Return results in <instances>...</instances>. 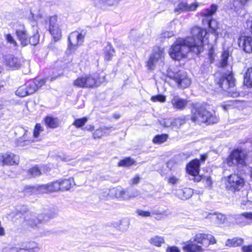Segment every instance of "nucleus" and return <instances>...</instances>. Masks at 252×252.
Returning <instances> with one entry per match:
<instances>
[{
    "instance_id": "nucleus-50",
    "label": "nucleus",
    "mask_w": 252,
    "mask_h": 252,
    "mask_svg": "<svg viewBox=\"0 0 252 252\" xmlns=\"http://www.w3.org/2000/svg\"><path fill=\"white\" fill-rule=\"evenodd\" d=\"M160 123L161 125L166 127L173 126L172 120L169 119H165L162 120L160 121Z\"/></svg>"
},
{
    "instance_id": "nucleus-35",
    "label": "nucleus",
    "mask_w": 252,
    "mask_h": 252,
    "mask_svg": "<svg viewBox=\"0 0 252 252\" xmlns=\"http://www.w3.org/2000/svg\"><path fill=\"white\" fill-rule=\"evenodd\" d=\"M36 190L38 191V188L36 189L32 187H26L23 190L20 192V194L18 196L19 197H23L25 195L32 194L34 193Z\"/></svg>"
},
{
    "instance_id": "nucleus-32",
    "label": "nucleus",
    "mask_w": 252,
    "mask_h": 252,
    "mask_svg": "<svg viewBox=\"0 0 252 252\" xmlns=\"http://www.w3.org/2000/svg\"><path fill=\"white\" fill-rule=\"evenodd\" d=\"M114 50L112 47V45L108 43L105 47V59L106 61H110L111 60Z\"/></svg>"
},
{
    "instance_id": "nucleus-59",
    "label": "nucleus",
    "mask_w": 252,
    "mask_h": 252,
    "mask_svg": "<svg viewBox=\"0 0 252 252\" xmlns=\"http://www.w3.org/2000/svg\"><path fill=\"white\" fill-rule=\"evenodd\" d=\"M1 252H16L15 247L4 248Z\"/></svg>"
},
{
    "instance_id": "nucleus-20",
    "label": "nucleus",
    "mask_w": 252,
    "mask_h": 252,
    "mask_svg": "<svg viewBox=\"0 0 252 252\" xmlns=\"http://www.w3.org/2000/svg\"><path fill=\"white\" fill-rule=\"evenodd\" d=\"M171 103L174 109L183 110L187 107L188 101L187 99L181 98L177 95H175L171 99Z\"/></svg>"
},
{
    "instance_id": "nucleus-29",
    "label": "nucleus",
    "mask_w": 252,
    "mask_h": 252,
    "mask_svg": "<svg viewBox=\"0 0 252 252\" xmlns=\"http://www.w3.org/2000/svg\"><path fill=\"white\" fill-rule=\"evenodd\" d=\"M244 84L248 87H252V67L247 69L244 75Z\"/></svg>"
},
{
    "instance_id": "nucleus-28",
    "label": "nucleus",
    "mask_w": 252,
    "mask_h": 252,
    "mask_svg": "<svg viewBox=\"0 0 252 252\" xmlns=\"http://www.w3.org/2000/svg\"><path fill=\"white\" fill-rule=\"evenodd\" d=\"M24 132L23 137H20L17 141V144L19 146H25L31 142V140L27 139L28 131L24 128H21Z\"/></svg>"
},
{
    "instance_id": "nucleus-30",
    "label": "nucleus",
    "mask_w": 252,
    "mask_h": 252,
    "mask_svg": "<svg viewBox=\"0 0 252 252\" xmlns=\"http://www.w3.org/2000/svg\"><path fill=\"white\" fill-rule=\"evenodd\" d=\"M164 242L163 237L158 235L152 237L149 240V242L151 245L157 247H160L162 244L164 243Z\"/></svg>"
},
{
    "instance_id": "nucleus-27",
    "label": "nucleus",
    "mask_w": 252,
    "mask_h": 252,
    "mask_svg": "<svg viewBox=\"0 0 252 252\" xmlns=\"http://www.w3.org/2000/svg\"><path fill=\"white\" fill-rule=\"evenodd\" d=\"M40 249L41 247L39 244L33 241L30 242L25 245V250L27 252H39Z\"/></svg>"
},
{
    "instance_id": "nucleus-31",
    "label": "nucleus",
    "mask_w": 252,
    "mask_h": 252,
    "mask_svg": "<svg viewBox=\"0 0 252 252\" xmlns=\"http://www.w3.org/2000/svg\"><path fill=\"white\" fill-rule=\"evenodd\" d=\"M73 182V180L71 178L60 180L61 190L63 191L69 189L72 186Z\"/></svg>"
},
{
    "instance_id": "nucleus-39",
    "label": "nucleus",
    "mask_w": 252,
    "mask_h": 252,
    "mask_svg": "<svg viewBox=\"0 0 252 252\" xmlns=\"http://www.w3.org/2000/svg\"><path fill=\"white\" fill-rule=\"evenodd\" d=\"M168 135L167 134H161L156 136L153 141L156 144H161L165 142L167 139Z\"/></svg>"
},
{
    "instance_id": "nucleus-56",
    "label": "nucleus",
    "mask_w": 252,
    "mask_h": 252,
    "mask_svg": "<svg viewBox=\"0 0 252 252\" xmlns=\"http://www.w3.org/2000/svg\"><path fill=\"white\" fill-rule=\"evenodd\" d=\"M33 81L36 83V86L37 87V90L43 86L46 82V80L43 79L35 80Z\"/></svg>"
},
{
    "instance_id": "nucleus-8",
    "label": "nucleus",
    "mask_w": 252,
    "mask_h": 252,
    "mask_svg": "<svg viewBox=\"0 0 252 252\" xmlns=\"http://www.w3.org/2000/svg\"><path fill=\"white\" fill-rule=\"evenodd\" d=\"M244 180L238 174H231L228 177L226 188L232 192L239 191L244 186Z\"/></svg>"
},
{
    "instance_id": "nucleus-33",
    "label": "nucleus",
    "mask_w": 252,
    "mask_h": 252,
    "mask_svg": "<svg viewBox=\"0 0 252 252\" xmlns=\"http://www.w3.org/2000/svg\"><path fill=\"white\" fill-rule=\"evenodd\" d=\"M46 125L50 128H54L58 126V121L56 118L52 117H47L45 119Z\"/></svg>"
},
{
    "instance_id": "nucleus-25",
    "label": "nucleus",
    "mask_w": 252,
    "mask_h": 252,
    "mask_svg": "<svg viewBox=\"0 0 252 252\" xmlns=\"http://www.w3.org/2000/svg\"><path fill=\"white\" fill-rule=\"evenodd\" d=\"M207 238V234L199 233L196 234L192 239L197 244H199L202 246V247L204 246L207 247L208 246V243L206 242V239Z\"/></svg>"
},
{
    "instance_id": "nucleus-38",
    "label": "nucleus",
    "mask_w": 252,
    "mask_h": 252,
    "mask_svg": "<svg viewBox=\"0 0 252 252\" xmlns=\"http://www.w3.org/2000/svg\"><path fill=\"white\" fill-rule=\"evenodd\" d=\"M88 121L87 117H83L81 119H76L73 123V125L76 128H80L84 126Z\"/></svg>"
},
{
    "instance_id": "nucleus-43",
    "label": "nucleus",
    "mask_w": 252,
    "mask_h": 252,
    "mask_svg": "<svg viewBox=\"0 0 252 252\" xmlns=\"http://www.w3.org/2000/svg\"><path fill=\"white\" fill-rule=\"evenodd\" d=\"M39 42V35L38 33L34 34L32 36L30 37L29 36V38L28 39V45L29 44L35 46Z\"/></svg>"
},
{
    "instance_id": "nucleus-41",
    "label": "nucleus",
    "mask_w": 252,
    "mask_h": 252,
    "mask_svg": "<svg viewBox=\"0 0 252 252\" xmlns=\"http://www.w3.org/2000/svg\"><path fill=\"white\" fill-rule=\"evenodd\" d=\"M16 95L20 97H25L28 94L27 91L26 87L25 86H21L18 88L15 92Z\"/></svg>"
},
{
    "instance_id": "nucleus-47",
    "label": "nucleus",
    "mask_w": 252,
    "mask_h": 252,
    "mask_svg": "<svg viewBox=\"0 0 252 252\" xmlns=\"http://www.w3.org/2000/svg\"><path fill=\"white\" fill-rule=\"evenodd\" d=\"M5 39L8 43L12 44L15 47H17L18 46L17 42L10 34L8 33L6 34Z\"/></svg>"
},
{
    "instance_id": "nucleus-37",
    "label": "nucleus",
    "mask_w": 252,
    "mask_h": 252,
    "mask_svg": "<svg viewBox=\"0 0 252 252\" xmlns=\"http://www.w3.org/2000/svg\"><path fill=\"white\" fill-rule=\"evenodd\" d=\"M187 116H182L179 118L175 119L173 122V126L179 127L185 123Z\"/></svg>"
},
{
    "instance_id": "nucleus-18",
    "label": "nucleus",
    "mask_w": 252,
    "mask_h": 252,
    "mask_svg": "<svg viewBox=\"0 0 252 252\" xmlns=\"http://www.w3.org/2000/svg\"><path fill=\"white\" fill-rule=\"evenodd\" d=\"M183 250L185 252H200L203 249L201 245L196 244L191 238L183 243Z\"/></svg>"
},
{
    "instance_id": "nucleus-64",
    "label": "nucleus",
    "mask_w": 252,
    "mask_h": 252,
    "mask_svg": "<svg viewBox=\"0 0 252 252\" xmlns=\"http://www.w3.org/2000/svg\"><path fill=\"white\" fill-rule=\"evenodd\" d=\"M4 154L0 153V165L4 166Z\"/></svg>"
},
{
    "instance_id": "nucleus-16",
    "label": "nucleus",
    "mask_w": 252,
    "mask_h": 252,
    "mask_svg": "<svg viewBox=\"0 0 252 252\" xmlns=\"http://www.w3.org/2000/svg\"><path fill=\"white\" fill-rule=\"evenodd\" d=\"M198 6L197 3L189 4L186 2L180 1L174 9L175 13H180L183 12L195 11Z\"/></svg>"
},
{
    "instance_id": "nucleus-44",
    "label": "nucleus",
    "mask_w": 252,
    "mask_h": 252,
    "mask_svg": "<svg viewBox=\"0 0 252 252\" xmlns=\"http://www.w3.org/2000/svg\"><path fill=\"white\" fill-rule=\"evenodd\" d=\"M29 173L32 177H36L41 175V172L39 168L35 166L29 170Z\"/></svg>"
},
{
    "instance_id": "nucleus-46",
    "label": "nucleus",
    "mask_w": 252,
    "mask_h": 252,
    "mask_svg": "<svg viewBox=\"0 0 252 252\" xmlns=\"http://www.w3.org/2000/svg\"><path fill=\"white\" fill-rule=\"evenodd\" d=\"M43 127H42L40 124H37L33 130V136L34 138H37L39 136V134L40 132L43 131Z\"/></svg>"
},
{
    "instance_id": "nucleus-17",
    "label": "nucleus",
    "mask_w": 252,
    "mask_h": 252,
    "mask_svg": "<svg viewBox=\"0 0 252 252\" xmlns=\"http://www.w3.org/2000/svg\"><path fill=\"white\" fill-rule=\"evenodd\" d=\"M108 194L111 197H116L124 200L128 199L131 196L121 187L113 188L109 189Z\"/></svg>"
},
{
    "instance_id": "nucleus-58",
    "label": "nucleus",
    "mask_w": 252,
    "mask_h": 252,
    "mask_svg": "<svg viewBox=\"0 0 252 252\" xmlns=\"http://www.w3.org/2000/svg\"><path fill=\"white\" fill-rule=\"evenodd\" d=\"M55 232V231L53 229L48 230V229H45L43 231H40V233L42 235H48Z\"/></svg>"
},
{
    "instance_id": "nucleus-4",
    "label": "nucleus",
    "mask_w": 252,
    "mask_h": 252,
    "mask_svg": "<svg viewBox=\"0 0 252 252\" xmlns=\"http://www.w3.org/2000/svg\"><path fill=\"white\" fill-rule=\"evenodd\" d=\"M86 32L82 31L81 32L74 31L70 33L68 37V46L65 51L66 58L65 60L70 62L72 60V55L78 47L81 45L84 40Z\"/></svg>"
},
{
    "instance_id": "nucleus-23",
    "label": "nucleus",
    "mask_w": 252,
    "mask_h": 252,
    "mask_svg": "<svg viewBox=\"0 0 252 252\" xmlns=\"http://www.w3.org/2000/svg\"><path fill=\"white\" fill-rule=\"evenodd\" d=\"M193 194L192 190L190 188H184L178 189L176 192L177 196L182 200H186L190 198Z\"/></svg>"
},
{
    "instance_id": "nucleus-36",
    "label": "nucleus",
    "mask_w": 252,
    "mask_h": 252,
    "mask_svg": "<svg viewBox=\"0 0 252 252\" xmlns=\"http://www.w3.org/2000/svg\"><path fill=\"white\" fill-rule=\"evenodd\" d=\"M26 87L29 95L33 94L37 90L36 83L33 81L29 82Z\"/></svg>"
},
{
    "instance_id": "nucleus-24",
    "label": "nucleus",
    "mask_w": 252,
    "mask_h": 252,
    "mask_svg": "<svg viewBox=\"0 0 252 252\" xmlns=\"http://www.w3.org/2000/svg\"><path fill=\"white\" fill-rule=\"evenodd\" d=\"M232 51L230 49H224L221 53L220 63H229L233 61Z\"/></svg>"
},
{
    "instance_id": "nucleus-63",
    "label": "nucleus",
    "mask_w": 252,
    "mask_h": 252,
    "mask_svg": "<svg viewBox=\"0 0 252 252\" xmlns=\"http://www.w3.org/2000/svg\"><path fill=\"white\" fill-rule=\"evenodd\" d=\"M140 181V177L139 176L137 175L135 177H134L131 180V184L134 185L137 184L139 183Z\"/></svg>"
},
{
    "instance_id": "nucleus-52",
    "label": "nucleus",
    "mask_w": 252,
    "mask_h": 252,
    "mask_svg": "<svg viewBox=\"0 0 252 252\" xmlns=\"http://www.w3.org/2000/svg\"><path fill=\"white\" fill-rule=\"evenodd\" d=\"M128 226H129V221L127 220H124L121 222V223L119 226V228L121 231H126L128 229Z\"/></svg>"
},
{
    "instance_id": "nucleus-40",
    "label": "nucleus",
    "mask_w": 252,
    "mask_h": 252,
    "mask_svg": "<svg viewBox=\"0 0 252 252\" xmlns=\"http://www.w3.org/2000/svg\"><path fill=\"white\" fill-rule=\"evenodd\" d=\"M134 163V161L130 158H126L121 160L118 163L120 166H129Z\"/></svg>"
},
{
    "instance_id": "nucleus-9",
    "label": "nucleus",
    "mask_w": 252,
    "mask_h": 252,
    "mask_svg": "<svg viewBox=\"0 0 252 252\" xmlns=\"http://www.w3.org/2000/svg\"><path fill=\"white\" fill-rule=\"evenodd\" d=\"M57 17L53 16L49 19V32L55 42L60 40L62 37V31L57 23Z\"/></svg>"
},
{
    "instance_id": "nucleus-51",
    "label": "nucleus",
    "mask_w": 252,
    "mask_h": 252,
    "mask_svg": "<svg viewBox=\"0 0 252 252\" xmlns=\"http://www.w3.org/2000/svg\"><path fill=\"white\" fill-rule=\"evenodd\" d=\"M136 212L138 216L142 217H149L151 216V213L149 211L137 209Z\"/></svg>"
},
{
    "instance_id": "nucleus-1",
    "label": "nucleus",
    "mask_w": 252,
    "mask_h": 252,
    "mask_svg": "<svg viewBox=\"0 0 252 252\" xmlns=\"http://www.w3.org/2000/svg\"><path fill=\"white\" fill-rule=\"evenodd\" d=\"M190 32L191 36L178 38L170 49L169 54L174 61H179L186 58L189 52L198 55L203 51L204 40L207 38L206 30L194 27Z\"/></svg>"
},
{
    "instance_id": "nucleus-54",
    "label": "nucleus",
    "mask_w": 252,
    "mask_h": 252,
    "mask_svg": "<svg viewBox=\"0 0 252 252\" xmlns=\"http://www.w3.org/2000/svg\"><path fill=\"white\" fill-rule=\"evenodd\" d=\"M7 69L15 70L21 67V64H5Z\"/></svg>"
},
{
    "instance_id": "nucleus-57",
    "label": "nucleus",
    "mask_w": 252,
    "mask_h": 252,
    "mask_svg": "<svg viewBox=\"0 0 252 252\" xmlns=\"http://www.w3.org/2000/svg\"><path fill=\"white\" fill-rule=\"evenodd\" d=\"M206 242L208 243V245H209L210 244H214L216 243V241L214 237L209 234H207V238L206 239Z\"/></svg>"
},
{
    "instance_id": "nucleus-55",
    "label": "nucleus",
    "mask_w": 252,
    "mask_h": 252,
    "mask_svg": "<svg viewBox=\"0 0 252 252\" xmlns=\"http://www.w3.org/2000/svg\"><path fill=\"white\" fill-rule=\"evenodd\" d=\"M174 35V33L172 31H165L161 33V38H169L172 37Z\"/></svg>"
},
{
    "instance_id": "nucleus-15",
    "label": "nucleus",
    "mask_w": 252,
    "mask_h": 252,
    "mask_svg": "<svg viewBox=\"0 0 252 252\" xmlns=\"http://www.w3.org/2000/svg\"><path fill=\"white\" fill-rule=\"evenodd\" d=\"M164 54L163 49L161 48L156 47L150 56V59L147 63H162L164 62Z\"/></svg>"
},
{
    "instance_id": "nucleus-48",
    "label": "nucleus",
    "mask_w": 252,
    "mask_h": 252,
    "mask_svg": "<svg viewBox=\"0 0 252 252\" xmlns=\"http://www.w3.org/2000/svg\"><path fill=\"white\" fill-rule=\"evenodd\" d=\"M105 133L104 129L99 128L96 129L93 133V137L94 139L100 138Z\"/></svg>"
},
{
    "instance_id": "nucleus-60",
    "label": "nucleus",
    "mask_w": 252,
    "mask_h": 252,
    "mask_svg": "<svg viewBox=\"0 0 252 252\" xmlns=\"http://www.w3.org/2000/svg\"><path fill=\"white\" fill-rule=\"evenodd\" d=\"M167 252H180L179 249L176 247H169L167 248Z\"/></svg>"
},
{
    "instance_id": "nucleus-7",
    "label": "nucleus",
    "mask_w": 252,
    "mask_h": 252,
    "mask_svg": "<svg viewBox=\"0 0 252 252\" xmlns=\"http://www.w3.org/2000/svg\"><path fill=\"white\" fill-rule=\"evenodd\" d=\"M247 154L246 153L239 149L233 150L227 160V164L229 166L237 165L238 167L246 166V159Z\"/></svg>"
},
{
    "instance_id": "nucleus-34",
    "label": "nucleus",
    "mask_w": 252,
    "mask_h": 252,
    "mask_svg": "<svg viewBox=\"0 0 252 252\" xmlns=\"http://www.w3.org/2000/svg\"><path fill=\"white\" fill-rule=\"evenodd\" d=\"M211 218L217 224H222L226 220V217L221 214H215L211 215Z\"/></svg>"
},
{
    "instance_id": "nucleus-14",
    "label": "nucleus",
    "mask_w": 252,
    "mask_h": 252,
    "mask_svg": "<svg viewBox=\"0 0 252 252\" xmlns=\"http://www.w3.org/2000/svg\"><path fill=\"white\" fill-rule=\"evenodd\" d=\"M38 190L41 193L54 192L61 190L60 180L50 183L46 185H42L38 187Z\"/></svg>"
},
{
    "instance_id": "nucleus-26",
    "label": "nucleus",
    "mask_w": 252,
    "mask_h": 252,
    "mask_svg": "<svg viewBox=\"0 0 252 252\" xmlns=\"http://www.w3.org/2000/svg\"><path fill=\"white\" fill-rule=\"evenodd\" d=\"M244 243V239L240 237H234L232 239H228L225 243V245L228 247H236L241 245Z\"/></svg>"
},
{
    "instance_id": "nucleus-6",
    "label": "nucleus",
    "mask_w": 252,
    "mask_h": 252,
    "mask_svg": "<svg viewBox=\"0 0 252 252\" xmlns=\"http://www.w3.org/2000/svg\"><path fill=\"white\" fill-rule=\"evenodd\" d=\"M217 9L218 6L216 4H212L210 8L204 9L200 14L202 18V21L203 24L207 26L214 32H216L217 29L218 25L217 21L213 19L212 16Z\"/></svg>"
},
{
    "instance_id": "nucleus-19",
    "label": "nucleus",
    "mask_w": 252,
    "mask_h": 252,
    "mask_svg": "<svg viewBox=\"0 0 252 252\" xmlns=\"http://www.w3.org/2000/svg\"><path fill=\"white\" fill-rule=\"evenodd\" d=\"M15 33L17 39L20 41L21 44L23 46H26L28 45V39L29 34L26 30L25 27L22 25L16 30Z\"/></svg>"
},
{
    "instance_id": "nucleus-10",
    "label": "nucleus",
    "mask_w": 252,
    "mask_h": 252,
    "mask_svg": "<svg viewBox=\"0 0 252 252\" xmlns=\"http://www.w3.org/2000/svg\"><path fill=\"white\" fill-rule=\"evenodd\" d=\"M45 216L33 213H28L25 217L26 223L32 228L38 227L39 225L44 221Z\"/></svg>"
},
{
    "instance_id": "nucleus-49",
    "label": "nucleus",
    "mask_w": 252,
    "mask_h": 252,
    "mask_svg": "<svg viewBox=\"0 0 252 252\" xmlns=\"http://www.w3.org/2000/svg\"><path fill=\"white\" fill-rule=\"evenodd\" d=\"M151 100L154 102L159 101L164 102L166 100V97L164 95L159 94L155 96H153L151 97Z\"/></svg>"
},
{
    "instance_id": "nucleus-61",
    "label": "nucleus",
    "mask_w": 252,
    "mask_h": 252,
    "mask_svg": "<svg viewBox=\"0 0 252 252\" xmlns=\"http://www.w3.org/2000/svg\"><path fill=\"white\" fill-rule=\"evenodd\" d=\"M243 252H252V245L245 246L242 247Z\"/></svg>"
},
{
    "instance_id": "nucleus-22",
    "label": "nucleus",
    "mask_w": 252,
    "mask_h": 252,
    "mask_svg": "<svg viewBox=\"0 0 252 252\" xmlns=\"http://www.w3.org/2000/svg\"><path fill=\"white\" fill-rule=\"evenodd\" d=\"M250 1V0H233V3L230 4L229 7L235 11H238L243 8Z\"/></svg>"
},
{
    "instance_id": "nucleus-2",
    "label": "nucleus",
    "mask_w": 252,
    "mask_h": 252,
    "mask_svg": "<svg viewBox=\"0 0 252 252\" xmlns=\"http://www.w3.org/2000/svg\"><path fill=\"white\" fill-rule=\"evenodd\" d=\"M191 120L193 122H203L208 124H215L219 121V118L215 114L209 112L198 103L192 104Z\"/></svg>"
},
{
    "instance_id": "nucleus-62",
    "label": "nucleus",
    "mask_w": 252,
    "mask_h": 252,
    "mask_svg": "<svg viewBox=\"0 0 252 252\" xmlns=\"http://www.w3.org/2000/svg\"><path fill=\"white\" fill-rule=\"evenodd\" d=\"M178 179L174 176L170 177L168 179L169 182L172 184H176L178 182Z\"/></svg>"
},
{
    "instance_id": "nucleus-5",
    "label": "nucleus",
    "mask_w": 252,
    "mask_h": 252,
    "mask_svg": "<svg viewBox=\"0 0 252 252\" xmlns=\"http://www.w3.org/2000/svg\"><path fill=\"white\" fill-rule=\"evenodd\" d=\"M104 80L105 76L101 79L96 74H85L75 80L73 85L78 88H91L99 86Z\"/></svg>"
},
{
    "instance_id": "nucleus-21",
    "label": "nucleus",
    "mask_w": 252,
    "mask_h": 252,
    "mask_svg": "<svg viewBox=\"0 0 252 252\" xmlns=\"http://www.w3.org/2000/svg\"><path fill=\"white\" fill-rule=\"evenodd\" d=\"M4 154V165L11 166L18 165L19 162V157L11 152H6Z\"/></svg>"
},
{
    "instance_id": "nucleus-45",
    "label": "nucleus",
    "mask_w": 252,
    "mask_h": 252,
    "mask_svg": "<svg viewBox=\"0 0 252 252\" xmlns=\"http://www.w3.org/2000/svg\"><path fill=\"white\" fill-rule=\"evenodd\" d=\"M216 56L217 55L215 52L214 48L212 47L209 50L208 53V57L210 63H213L214 62H215Z\"/></svg>"
},
{
    "instance_id": "nucleus-42",
    "label": "nucleus",
    "mask_w": 252,
    "mask_h": 252,
    "mask_svg": "<svg viewBox=\"0 0 252 252\" xmlns=\"http://www.w3.org/2000/svg\"><path fill=\"white\" fill-rule=\"evenodd\" d=\"M245 218L243 213L236 216L235 218L236 223L243 226L247 225Z\"/></svg>"
},
{
    "instance_id": "nucleus-11",
    "label": "nucleus",
    "mask_w": 252,
    "mask_h": 252,
    "mask_svg": "<svg viewBox=\"0 0 252 252\" xmlns=\"http://www.w3.org/2000/svg\"><path fill=\"white\" fill-rule=\"evenodd\" d=\"M199 166V160L197 159L192 160L187 166L188 172L192 176L191 179L196 182H199L202 179L201 177L198 176Z\"/></svg>"
},
{
    "instance_id": "nucleus-53",
    "label": "nucleus",
    "mask_w": 252,
    "mask_h": 252,
    "mask_svg": "<svg viewBox=\"0 0 252 252\" xmlns=\"http://www.w3.org/2000/svg\"><path fill=\"white\" fill-rule=\"evenodd\" d=\"M243 214L246 218L247 224H251L252 222V212H245Z\"/></svg>"
},
{
    "instance_id": "nucleus-12",
    "label": "nucleus",
    "mask_w": 252,
    "mask_h": 252,
    "mask_svg": "<svg viewBox=\"0 0 252 252\" xmlns=\"http://www.w3.org/2000/svg\"><path fill=\"white\" fill-rule=\"evenodd\" d=\"M169 75L177 83L178 86L187 87L191 84V79L188 78L186 73L179 71L173 75L169 73Z\"/></svg>"
},
{
    "instance_id": "nucleus-13",
    "label": "nucleus",
    "mask_w": 252,
    "mask_h": 252,
    "mask_svg": "<svg viewBox=\"0 0 252 252\" xmlns=\"http://www.w3.org/2000/svg\"><path fill=\"white\" fill-rule=\"evenodd\" d=\"M238 45L246 53H252V36H241L238 39Z\"/></svg>"
},
{
    "instance_id": "nucleus-3",
    "label": "nucleus",
    "mask_w": 252,
    "mask_h": 252,
    "mask_svg": "<svg viewBox=\"0 0 252 252\" xmlns=\"http://www.w3.org/2000/svg\"><path fill=\"white\" fill-rule=\"evenodd\" d=\"M223 70L221 71L222 75L219 78L216 77V81L220 87L224 91H227L233 88L235 85V80L232 75V67L229 64H220Z\"/></svg>"
}]
</instances>
